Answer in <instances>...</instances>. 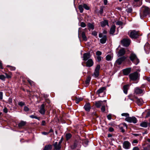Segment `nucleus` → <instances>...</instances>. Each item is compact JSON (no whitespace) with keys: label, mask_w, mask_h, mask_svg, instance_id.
Segmentation results:
<instances>
[{"label":"nucleus","mask_w":150,"mask_h":150,"mask_svg":"<svg viewBox=\"0 0 150 150\" xmlns=\"http://www.w3.org/2000/svg\"><path fill=\"white\" fill-rule=\"evenodd\" d=\"M130 60L134 64L137 65L139 62V60L135 54L133 53H132L130 56Z\"/></svg>","instance_id":"1"},{"label":"nucleus","mask_w":150,"mask_h":150,"mask_svg":"<svg viewBox=\"0 0 150 150\" xmlns=\"http://www.w3.org/2000/svg\"><path fill=\"white\" fill-rule=\"evenodd\" d=\"M131 80L135 81L139 77V74L137 72L130 74L129 75Z\"/></svg>","instance_id":"2"},{"label":"nucleus","mask_w":150,"mask_h":150,"mask_svg":"<svg viewBox=\"0 0 150 150\" xmlns=\"http://www.w3.org/2000/svg\"><path fill=\"white\" fill-rule=\"evenodd\" d=\"M121 43L123 46L127 47L129 46L130 43V41L129 39L125 38L121 41Z\"/></svg>","instance_id":"3"},{"label":"nucleus","mask_w":150,"mask_h":150,"mask_svg":"<svg viewBox=\"0 0 150 150\" xmlns=\"http://www.w3.org/2000/svg\"><path fill=\"white\" fill-rule=\"evenodd\" d=\"M125 120L129 122H132L134 123H136L137 122V118L134 117H129L127 118H126Z\"/></svg>","instance_id":"4"},{"label":"nucleus","mask_w":150,"mask_h":150,"mask_svg":"<svg viewBox=\"0 0 150 150\" xmlns=\"http://www.w3.org/2000/svg\"><path fill=\"white\" fill-rule=\"evenodd\" d=\"M99 37L102 38L100 40V42L102 44H104L107 40V37L105 35H103V33H100L99 34Z\"/></svg>","instance_id":"5"},{"label":"nucleus","mask_w":150,"mask_h":150,"mask_svg":"<svg viewBox=\"0 0 150 150\" xmlns=\"http://www.w3.org/2000/svg\"><path fill=\"white\" fill-rule=\"evenodd\" d=\"M129 36L132 38H138V35L137 32L133 30L130 32Z\"/></svg>","instance_id":"6"},{"label":"nucleus","mask_w":150,"mask_h":150,"mask_svg":"<svg viewBox=\"0 0 150 150\" xmlns=\"http://www.w3.org/2000/svg\"><path fill=\"white\" fill-rule=\"evenodd\" d=\"M100 68V66L99 64H98L96 66L95 70L94 73L93 75L96 77H97L99 75V71Z\"/></svg>","instance_id":"7"},{"label":"nucleus","mask_w":150,"mask_h":150,"mask_svg":"<svg viewBox=\"0 0 150 150\" xmlns=\"http://www.w3.org/2000/svg\"><path fill=\"white\" fill-rule=\"evenodd\" d=\"M126 57L125 56H123L119 58L116 60L115 63L118 65H120L126 59Z\"/></svg>","instance_id":"8"},{"label":"nucleus","mask_w":150,"mask_h":150,"mask_svg":"<svg viewBox=\"0 0 150 150\" xmlns=\"http://www.w3.org/2000/svg\"><path fill=\"white\" fill-rule=\"evenodd\" d=\"M130 145V143L127 141H125L123 143V147L126 149H129Z\"/></svg>","instance_id":"9"},{"label":"nucleus","mask_w":150,"mask_h":150,"mask_svg":"<svg viewBox=\"0 0 150 150\" xmlns=\"http://www.w3.org/2000/svg\"><path fill=\"white\" fill-rule=\"evenodd\" d=\"M134 99L137 103L139 105H141L143 104V101L142 99L139 98L137 97H135Z\"/></svg>","instance_id":"10"},{"label":"nucleus","mask_w":150,"mask_h":150,"mask_svg":"<svg viewBox=\"0 0 150 150\" xmlns=\"http://www.w3.org/2000/svg\"><path fill=\"white\" fill-rule=\"evenodd\" d=\"M125 53V51L124 48H122L120 49L119 51L117 56L118 57L122 56L124 55Z\"/></svg>","instance_id":"11"},{"label":"nucleus","mask_w":150,"mask_h":150,"mask_svg":"<svg viewBox=\"0 0 150 150\" xmlns=\"http://www.w3.org/2000/svg\"><path fill=\"white\" fill-rule=\"evenodd\" d=\"M86 66L90 67L93 65V62L91 59H89L86 62Z\"/></svg>","instance_id":"12"},{"label":"nucleus","mask_w":150,"mask_h":150,"mask_svg":"<svg viewBox=\"0 0 150 150\" xmlns=\"http://www.w3.org/2000/svg\"><path fill=\"white\" fill-rule=\"evenodd\" d=\"M106 101L105 100H104V101H96L95 102V105L97 108L100 107L101 105H103V102H106Z\"/></svg>","instance_id":"13"},{"label":"nucleus","mask_w":150,"mask_h":150,"mask_svg":"<svg viewBox=\"0 0 150 150\" xmlns=\"http://www.w3.org/2000/svg\"><path fill=\"white\" fill-rule=\"evenodd\" d=\"M134 93L136 94H140L142 93L143 90L138 87H136L134 89Z\"/></svg>","instance_id":"14"},{"label":"nucleus","mask_w":150,"mask_h":150,"mask_svg":"<svg viewBox=\"0 0 150 150\" xmlns=\"http://www.w3.org/2000/svg\"><path fill=\"white\" fill-rule=\"evenodd\" d=\"M131 71V68H127L123 70V73L125 75H127Z\"/></svg>","instance_id":"15"},{"label":"nucleus","mask_w":150,"mask_h":150,"mask_svg":"<svg viewBox=\"0 0 150 150\" xmlns=\"http://www.w3.org/2000/svg\"><path fill=\"white\" fill-rule=\"evenodd\" d=\"M54 149L56 150H59L61 148V145L59 143H57V142L54 143L53 144Z\"/></svg>","instance_id":"16"},{"label":"nucleus","mask_w":150,"mask_h":150,"mask_svg":"<svg viewBox=\"0 0 150 150\" xmlns=\"http://www.w3.org/2000/svg\"><path fill=\"white\" fill-rule=\"evenodd\" d=\"M90 57V54L89 53H85L83 55V60L85 61L87 60Z\"/></svg>","instance_id":"17"},{"label":"nucleus","mask_w":150,"mask_h":150,"mask_svg":"<svg viewBox=\"0 0 150 150\" xmlns=\"http://www.w3.org/2000/svg\"><path fill=\"white\" fill-rule=\"evenodd\" d=\"M113 57V54L111 53L106 56V59L108 61H111Z\"/></svg>","instance_id":"18"},{"label":"nucleus","mask_w":150,"mask_h":150,"mask_svg":"<svg viewBox=\"0 0 150 150\" xmlns=\"http://www.w3.org/2000/svg\"><path fill=\"white\" fill-rule=\"evenodd\" d=\"M45 105L42 104L41 105V108L39 111V112L42 114H44L45 113Z\"/></svg>","instance_id":"19"},{"label":"nucleus","mask_w":150,"mask_h":150,"mask_svg":"<svg viewBox=\"0 0 150 150\" xmlns=\"http://www.w3.org/2000/svg\"><path fill=\"white\" fill-rule=\"evenodd\" d=\"M149 7H146L144 8V9L143 11L144 16H146L149 13Z\"/></svg>","instance_id":"20"},{"label":"nucleus","mask_w":150,"mask_h":150,"mask_svg":"<svg viewBox=\"0 0 150 150\" xmlns=\"http://www.w3.org/2000/svg\"><path fill=\"white\" fill-rule=\"evenodd\" d=\"M106 89V88L105 87H103L100 88L98 90H97V93L99 94L103 92Z\"/></svg>","instance_id":"21"},{"label":"nucleus","mask_w":150,"mask_h":150,"mask_svg":"<svg viewBox=\"0 0 150 150\" xmlns=\"http://www.w3.org/2000/svg\"><path fill=\"white\" fill-rule=\"evenodd\" d=\"M100 25L102 27H104L106 25H108V21L105 20L100 22Z\"/></svg>","instance_id":"22"},{"label":"nucleus","mask_w":150,"mask_h":150,"mask_svg":"<svg viewBox=\"0 0 150 150\" xmlns=\"http://www.w3.org/2000/svg\"><path fill=\"white\" fill-rule=\"evenodd\" d=\"M115 25H112L110 28V34H113L115 30Z\"/></svg>","instance_id":"23"},{"label":"nucleus","mask_w":150,"mask_h":150,"mask_svg":"<svg viewBox=\"0 0 150 150\" xmlns=\"http://www.w3.org/2000/svg\"><path fill=\"white\" fill-rule=\"evenodd\" d=\"M84 108L86 110L89 111L90 109V106L89 103H86L84 106Z\"/></svg>","instance_id":"24"},{"label":"nucleus","mask_w":150,"mask_h":150,"mask_svg":"<svg viewBox=\"0 0 150 150\" xmlns=\"http://www.w3.org/2000/svg\"><path fill=\"white\" fill-rule=\"evenodd\" d=\"M26 124V122L25 121H21L18 124V126L20 128H21L22 127L25 126Z\"/></svg>","instance_id":"25"},{"label":"nucleus","mask_w":150,"mask_h":150,"mask_svg":"<svg viewBox=\"0 0 150 150\" xmlns=\"http://www.w3.org/2000/svg\"><path fill=\"white\" fill-rule=\"evenodd\" d=\"M129 87V85H127L123 86V91L124 93L127 94V90Z\"/></svg>","instance_id":"26"},{"label":"nucleus","mask_w":150,"mask_h":150,"mask_svg":"<svg viewBox=\"0 0 150 150\" xmlns=\"http://www.w3.org/2000/svg\"><path fill=\"white\" fill-rule=\"evenodd\" d=\"M147 125L148 123L145 122H143L140 124V126L142 127H147Z\"/></svg>","instance_id":"27"},{"label":"nucleus","mask_w":150,"mask_h":150,"mask_svg":"<svg viewBox=\"0 0 150 150\" xmlns=\"http://www.w3.org/2000/svg\"><path fill=\"white\" fill-rule=\"evenodd\" d=\"M52 149V146L51 145H49L46 146L45 147L44 150H51Z\"/></svg>","instance_id":"28"},{"label":"nucleus","mask_w":150,"mask_h":150,"mask_svg":"<svg viewBox=\"0 0 150 150\" xmlns=\"http://www.w3.org/2000/svg\"><path fill=\"white\" fill-rule=\"evenodd\" d=\"M82 37L83 40L85 41H86L87 40V38L85 35V33L84 32H83L81 33Z\"/></svg>","instance_id":"29"},{"label":"nucleus","mask_w":150,"mask_h":150,"mask_svg":"<svg viewBox=\"0 0 150 150\" xmlns=\"http://www.w3.org/2000/svg\"><path fill=\"white\" fill-rule=\"evenodd\" d=\"M88 26L90 29L93 30L94 29V26L93 24L90 23H88Z\"/></svg>","instance_id":"30"},{"label":"nucleus","mask_w":150,"mask_h":150,"mask_svg":"<svg viewBox=\"0 0 150 150\" xmlns=\"http://www.w3.org/2000/svg\"><path fill=\"white\" fill-rule=\"evenodd\" d=\"M78 7L80 12L82 13L83 10V6L81 5H80Z\"/></svg>","instance_id":"31"},{"label":"nucleus","mask_w":150,"mask_h":150,"mask_svg":"<svg viewBox=\"0 0 150 150\" xmlns=\"http://www.w3.org/2000/svg\"><path fill=\"white\" fill-rule=\"evenodd\" d=\"M91 79V77L90 76L88 77L86 80L85 81L86 83V84H88Z\"/></svg>","instance_id":"32"},{"label":"nucleus","mask_w":150,"mask_h":150,"mask_svg":"<svg viewBox=\"0 0 150 150\" xmlns=\"http://www.w3.org/2000/svg\"><path fill=\"white\" fill-rule=\"evenodd\" d=\"M66 137L67 140H68L71 138V135L70 133H68L66 134Z\"/></svg>","instance_id":"33"},{"label":"nucleus","mask_w":150,"mask_h":150,"mask_svg":"<svg viewBox=\"0 0 150 150\" xmlns=\"http://www.w3.org/2000/svg\"><path fill=\"white\" fill-rule=\"evenodd\" d=\"M121 115L122 116H125L126 117V118H127L128 117H129V114L127 113H123L121 114Z\"/></svg>","instance_id":"34"},{"label":"nucleus","mask_w":150,"mask_h":150,"mask_svg":"<svg viewBox=\"0 0 150 150\" xmlns=\"http://www.w3.org/2000/svg\"><path fill=\"white\" fill-rule=\"evenodd\" d=\"M83 8H84L85 9L87 10H88L89 9V7L86 4H84L83 5Z\"/></svg>","instance_id":"35"},{"label":"nucleus","mask_w":150,"mask_h":150,"mask_svg":"<svg viewBox=\"0 0 150 150\" xmlns=\"http://www.w3.org/2000/svg\"><path fill=\"white\" fill-rule=\"evenodd\" d=\"M5 78L6 77L4 75H0V79L2 80H4Z\"/></svg>","instance_id":"36"},{"label":"nucleus","mask_w":150,"mask_h":150,"mask_svg":"<svg viewBox=\"0 0 150 150\" xmlns=\"http://www.w3.org/2000/svg\"><path fill=\"white\" fill-rule=\"evenodd\" d=\"M80 25L81 27L84 28L86 26V24L82 22L81 23Z\"/></svg>","instance_id":"37"},{"label":"nucleus","mask_w":150,"mask_h":150,"mask_svg":"<svg viewBox=\"0 0 150 150\" xmlns=\"http://www.w3.org/2000/svg\"><path fill=\"white\" fill-rule=\"evenodd\" d=\"M7 67H9L10 69L11 70H14L16 69L15 67H11L9 65L7 66Z\"/></svg>","instance_id":"38"},{"label":"nucleus","mask_w":150,"mask_h":150,"mask_svg":"<svg viewBox=\"0 0 150 150\" xmlns=\"http://www.w3.org/2000/svg\"><path fill=\"white\" fill-rule=\"evenodd\" d=\"M18 104L19 105L22 106L25 105V103L23 102H20L18 103Z\"/></svg>","instance_id":"39"},{"label":"nucleus","mask_w":150,"mask_h":150,"mask_svg":"<svg viewBox=\"0 0 150 150\" xmlns=\"http://www.w3.org/2000/svg\"><path fill=\"white\" fill-rule=\"evenodd\" d=\"M105 110V105H102V107L101 108V110L102 112H104Z\"/></svg>","instance_id":"40"},{"label":"nucleus","mask_w":150,"mask_h":150,"mask_svg":"<svg viewBox=\"0 0 150 150\" xmlns=\"http://www.w3.org/2000/svg\"><path fill=\"white\" fill-rule=\"evenodd\" d=\"M102 54L101 52L99 51H98L96 52V54L98 56H100Z\"/></svg>","instance_id":"41"},{"label":"nucleus","mask_w":150,"mask_h":150,"mask_svg":"<svg viewBox=\"0 0 150 150\" xmlns=\"http://www.w3.org/2000/svg\"><path fill=\"white\" fill-rule=\"evenodd\" d=\"M24 111H28L29 110L28 108L26 106H25L24 107Z\"/></svg>","instance_id":"42"},{"label":"nucleus","mask_w":150,"mask_h":150,"mask_svg":"<svg viewBox=\"0 0 150 150\" xmlns=\"http://www.w3.org/2000/svg\"><path fill=\"white\" fill-rule=\"evenodd\" d=\"M150 115V111L148 112L147 113L145 117V118L148 117Z\"/></svg>","instance_id":"43"},{"label":"nucleus","mask_w":150,"mask_h":150,"mask_svg":"<svg viewBox=\"0 0 150 150\" xmlns=\"http://www.w3.org/2000/svg\"><path fill=\"white\" fill-rule=\"evenodd\" d=\"M107 117L108 119L109 120H111V115L109 114V115H107Z\"/></svg>","instance_id":"44"},{"label":"nucleus","mask_w":150,"mask_h":150,"mask_svg":"<svg viewBox=\"0 0 150 150\" xmlns=\"http://www.w3.org/2000/svg\"><path fill=\"white\" fill-rule=\"evenodd\" d=\"M50 132H42V134L44 135H46L48 134Z\"/></svg>","instance_id":"45"},{"label":"nucleus","mask_w":150,"mask_h":150,"mask_svg":"<svg viewBox=\"0 0 150 150\" xmlns=\"http://www.w3.org/2000/svg\"><path fill=\"white\" fill-rule=\"evenodd\" d=\"M3 99V93L0 92V99Z\"/></svg>","instance_id":"46"},{"label":"nucleus","mask_w":150,"mask_h":150,"mask_svg":"<svg viewBox=\"0 0 150 150\" xmlns=\"http://www.w3.org/2000/svg\"><path fill=\"white\" fill-rule=\"evenodd\" d=\"M92 34L93 35L95 36H96L97 35V33L96 32V31H93L92 33Z\"/></svg>","instance_id":"47"},{"label":"nucleus","mask_w":150,"mask_h":150,"mask_svg":"<svg viewBox=\"0 0 150 150\" xmlns=\"http://www.w3.org/2000/svg\"><path fill=\"white\" fill-rule=\"evenodd\" d=\"M97 59L98 61L100 62L101 60V58L100 56H98L97 57Z\"/></svg>","instance_id":"48"},{"label":"nucleus","mask_w":150,"mask_h":150,"mask_svg":"<svg viewBox=\"0 0 150 150\" xmlns=\"http://www.w3.org/2000/svg\"><path fill=\"white\" fill-rule=\"evenodd\" d=\"M5 75H6V77L7 78L9 79V78H11V76H10V75H8V74H7V73H5Z\"/></svg>","instance_id":"49"},{"label":"nucleus","mask_w":150,"mask_h":150,"mask_svg":"<svg viewBox=\"0 0 150 150\" xmlns=\"http://www.w3.org/2000/svg\"><path fill=\"white\" fill-rule=\"evenodd\" d=\"M8 101L10 103H12V99L11 98H9L8 99Z\"/></svg>","instance_id":"50"},{"label":"nucleus","mask_w":150,"mask_h":150,"mask_svg":"<svg viewBox=\"0 0 150 150\" xmlns=\"http://www.w3.org/2000/svg\"><path fill=\"white\" fill-rule=\"evenodd\" d=\"M132 150H139V149L138 147L136 146L133 148Z\"/></svg>","instance_id":"51"},{"label":"nucleus","mask_w":150,"mask_h":150,"mask_svg":"<svg viewBox=\"0 0 150 150\" xmlns=\"http://www.w3.org/2000/svg\"><path fill=\"white\" fill-rule=\"evenodd\" d=\"M109 130L110 132H112L114 130V129L113 128L110 127L109 128Z\"/></svg>","instance_id":"52"},{"label":"nucleus","mask_w":150,"mask_h":150,"mask_svg":"<svg viewBox=\"0 0 150 150\" xmlns=\"http://www.w3.org/2000/svg\"><path fill=\"white\" fill-rule=\"evenodd\" d=\"M122 23L121 21H118V22H117V23H116V24L117 25H121L122 24Z\"/></svg>","instance_id":"53"},{"label":"nucleus","mask_w":150,"mask_h":150,"mask_svg":"<svg viewBox=\"0 0 150 150\" xmlns=\"http://www.w3.org/2000/svg\"><path fill=\"white\" fill-rule=\"evenodd\" d=\"M3 111L4 112L6 113H7L8 112L7 109L6 108H4Z\"/></svg>","instance_id":"54"},{"label":"nucleus","mask_w":150,"mask_h":150,"mask_svg":"<svg viewBox=\"0 0 150 150\" xmlns=\"http://www.w3.org/2000/svg\"><path fill=\"white\" fill-rule=\"evenodd\" d=\"M28 82L31 85H32V83L33 82V81H31V80H30V79H28Z\"/></svg>","instance_id":"55"},{"label":"nucleus","mask_w":150,"mask_h":150,"mask_svg":"<svg viewBox=\"0 0 150 150\" xmlns=\"http://www.w3.org/2000/svg\"><path fill=\"white\" fill-rule=\"evenodd\" d=\"M132 11V9L130 8H129L127 9V11L129 12L130 13Z\"/></svg>","instance_id":"56"},{"label":"nucleus","mask_w":150,"mask_h":150,"mask_svg":"<svg viewBox=\"0 0 150 150\" xmlns=\"http://www.w3.org/2000/svg\"><path fill=\"white\" fill-rule=\"evenodd\" d=\"M120 129L121 130V131L122 132H125V130L123 129V128L122 127H120Z\"/></svg>","instance_id":"57"},{"label":"nucleus","mask_w":150,"mask_h":150,"mask_svg":"<svg viewBox=\"0 0 150 150\" xmlns=\"http://www.w3.org/2000/svg\"><path fill=\"white\" fill-rule=\"evenodd\" d=\"M45 122L44 120H43L41 123V124L42 125H45Z\"/></svg>","instance_id":"58"},{"label":"nucleus","mask_w":150,"mask_h":150,"mask_svg":"<svg viewBox=\"0 0 150 150\" xmlns=\"http://www.w3.org/2000/svg\"><path fill=\"white\" fill-rule=\"evenodd\" d=\"M63 138L62 137L61 138V139L60 141L58 143H59V144H60L61 145V143H62V141H63Z\"/></svg>","instance_id":"59"},{"label":"nucleus","mask_w":150,"mask_h":150,"mask_svg":"<svg viewBox=\"0 0 150 150\" xmlns=\"http://www.w3.org/2000/svg\"><path fill=\"white\" fill-rule=\"evenodd\" d=\"M104 3L105 5H106L108 1L107 0H104Z\"/></svg>","instance_id":"60"},{"label":"nucleus","mask_w":150,"mask_h":150,"mask_svg":"<svg viewBox=\"0 0 150 150\" xmlns=\"http://www.w3.org/2000/svg\"><path fill=\"white\" fill-rule=\"evenodd\" d=\"M103 8H101L100 9V13H103Z\"/></svg>","instance_id":"61"},{"label":"nucleus","mask_w":150,"mask_h":150,"mask_svg":"<svg viewBox=\"0 0 150 150\" xmlns=\"http://www.w3.org/2000/svg\"><path fill=\"white\" fill-rule=\"evenodd\" d=\"M0 69H3V68L2 67V64L1 62H0Z\"/></svg>","instance_id":"62"},{"label":"nucleus","mask_w":150,"mask_h":150,"mask_svg":"<svg viewBox=\"0 0 150 150\" xmlns=\"http://www.w3.org/2000/svg\"><path fill=\"white\" fill-rule=\"evenodd\" d=\"M138 142V141L137 140H134L133 141V143H137Z\"/></svg>","instance_id":"63"},{"label":"nucleus","mask_w":150,"mask_h":150,"mask_svg":"<svg viewBox=\"0 0 150 150\" xmlns=\"http://www.w3.org/2000/svg\"><path fill=\"white\" fill-rule=\"evenodd\" d=\"M30 117L32 118H34L35 117V116L34 115H31L30 116Z\"/></svg>","instance_id":"64"}]
</instances>
